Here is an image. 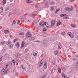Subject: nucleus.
I'll return each mask as SVG.
<instances>
[{
    "instance_id": "obj_50",
    "label": "nucleus",
    "mask_w": 78,
    "mask_h": 78,
    "mask_svg": "<svg viewBox=\"0 0 78 78\" xmlns=\"http://www.w3.org/2000/svg\"><path fill=\"white\" fill-rule=\"evenodd\" d=\"M73 60H76V58H74L73 59Z\"/></svg>"
},
{
    "instance_id": "obj_25",
    "label": "nucleus",
    "mask_w": 78,
    "mask_h": 78,
    "mask_svg": "<svg viewBox=\"0 0 78 78\" xmlns=\"http://www.w3.org/2000/svg\"><path fill=\"white\" fill-rule=\"evenodd\" d=\"M66 16V14H63L60 15V16H61V17H63V16Z\"/></svg>"
},
{
    "instance_id": "obj_48",
    "label": "nucleus",
    "mask_w": 78,
    "mask_h": 78,
    "mask_svg": "<svg viewBox=\"0 0 78 78\" xmlns=\"http://www.w3.org/2000/svg\"><path fill=\"white\" fill-rule=\"evenodd\" d=\"M0 9H1L2 10V11H3V8L2 7H1L0 8Z\"/></svg>"
},
{
    "instance_id": "obj_11",
    "label": "nucleus",
    "mask_w": 78,
    "mask_h": 78,
    "mask_svg": "<svg viewBox=\"0 0 78 78\" xmlns=\"http://www.w3.org/2000/svg\"><path fill=\"white\" fill-rule=\"evenodd\" d=\"M16 47L17 48H19V47H20V44H19V42H16Z\"/></svg>"
},
{
    "instance_id": "obj_29",
    "label": "nucleus",
    "mask_w": 78,
    "mask_h": 78,
    "mask_svg": "<svg viewBox=\"0 0 78 78\" xmlns=\"http://www.w3.org/2000/svg\"><path fill=\"white\" fill-rule=\"evenodd\" d=\"M71 26L73 28H75V24H72L71 25Z\"/></svg>"
},
{
    "instance_id": "obj_3",
    "label": "nucleus",
    "mask_w": 78,
    "mask_h": 78,
    "mask_svg": "<svg viewBox=\"0 0 78 78\" xmlns=\"http://www.w3.org/2000/svg\"><path fill=\"white\" fill-rule=\"evenodd\" d=\"M1 73L2 75H5V74H6L7 73V70L6 68L2 69L1 71Z\"/></svg>"
},
{
    "instance_id": "obj_59",
    "label": "nucleus",
    "mask_w": 78,
    "mask_h": 78,
    "mask_svg": "<svg viewBox=\"0 0 78 78\" xmlns=\"http://www.w3.org/2000/svg\"><path fill=\"white\" fill-rule=\"evenodd\" d=\"M7 66H8V65H6V66L5 68L6 69V67H7Z\"/></svg>"
},
{
    "instance_id": "obj_7",
    "label": "nucleus",
    "mask_w": 78,
    "mask_h": 78,
    "mask_svg": "<svg viewBox=\"0 0 78 78\" xmlns=\"http://www.w3.org/2000/svg\"><path fill=\"white\" fill-rule=\"evenodd\" d=\"M26 44V42L25 41L23 42L21 44V46L20 47L21 48H22L25 45V44Z\"/></svg>"
},
{
    "instance_id": "obj_32",
    "label": "nucleus",
    "mask_w": 78,
    "mask_h": 78,
    "mask_svg": "<svg viewBox=\"0 0 78 78\" xmlns=\"http://www.w3.org/2000/svg\"><path fill=\"white\" fill-rule=\"evenodd\" d=\"M12 62L14 64V65H15V63H16V60H12Z\"/></svg>"
},
{
    "instance_id": "obj_26",
    "label": "nucleus",
    "mask_w": 78,
    "mask_h": 78,
    "mask_svg": "<svg viewBox=\"0 0 78 78\" xmlns=\"http://www.w3.org/2000/svg\"><path fill=\"white\" fill-rule=\"evenodd\" d=\"M55 70H54V69H51V73H54V72H55Z\"/></svg>"
},
{
    "instance_id": "obj_34",
    "label": "nucleus",
    "mask_w": 78,
    "mask_h": 78,
    "mask_svg": "<svg viewBox=\"0 0 78 78\" xmlns=\"http://www.w3.org/2000/svg\"><path fill=\"white\" fill-rule=\"evenodd\" d=\"M2 58H3V56H1V57L0 58V62H1L2 61Z\"/></svg>"
},
{
    "instance_id": "obj_38",
    "label": "nucleus",
    "mask_w": 78,
    "mask_h": 78,
    "mask_svg": "<svg viewBox=\"0 0 78 78\" xmlns=\"http://www.w3.org/2000/svg\"><path fill=\"white\" fill-rule=\"evenodd\" d=\"M26 2L27 3H31V2H30L29 0H27L26 1Z\"/></svg>"
},
{
    "instance_id": "obj_21",
    "label": "nucleus",
    "mask_w": 78,
    "mask_h": 78,
    "mask_svg": "<svg viewBox=\"0 0 78 78\" xmlns=\"http://www.w3.org/2000/svg\"><path fill=\"white\" fill-rule=\"evenodd\" d=\"M21 68H22V69H23V70H26V69H27L26 68H24L23 67V65H21Z\"/></svg>"
},
{
    "instance_id": "obj_39",
    "label": "nucleus",
    "mask_w": 78,
    "mask_h": 78,
    "mask_svg": "<svg viewBox=\"0 0 78 78\" xmlns=\"http://www.w3.org/2000/svg\"><path fill=\"white\" fill-rule=\"evenodd\" d=\"M61 34H62V35H65V32H62L61 33Z\"/></svg>"
},
{
    "instance_id": "obj_18",
    "label": "nucleus",
    "mask_w": 78,
    "mask_h": 78,
    "mask_svg": "<svg viewBox=\"0 0 78 78\" xmlns=\"http://www.w3.org/2000/svg\"><path fill=\"white\" fill-rule=\"evenodd\" d=\"M58 72L59 73H61V69L60 68H58Z\"/></svg>"
},
{
    "instance_id": "obj_40",
    "label": "nucleus",
    "mask_w": 78,
    "mask_h": 78,
    "mask_svg": "<svg viewBox=\"0 0 78 78\" xmlns=\"http://www.w3.org/2000/svg\"><path fill=\"white\" fill-rule=\"evenodd\" d=\"M5 44V42H2L1 43V45H4Z\"/></svg>"
},
{
    "instance_id": "obj_15",
    "label": "nucleus",
    "mask_w": 78,
    "mask_h": 78,
    "mask_svg": "<svg viewBox=\"0 0 78 78\" xmlns=\"http://www.w3.org/2000/svg\"><path fill=\"white\" fill-rule=\"evenodd\" d=\"M62 78H68V77H66V76L64 74H62Z\"/></svg>"
},
{
    "instance_id": "obj_46",
    "label": "nucleus",
    "mask_w": 78,
    "mask_h": 78,
    "mask_svg": "<svg viewBox=\"0 0 78 78\" xmlns=\"http://www.w3.org/2000/svg\"><path fill=\"white\" fill-rule=\"evenodd\" d=\"M54 66L55 67H57V65H56V64H55L54 65Z\"/></svg>"
},
{
    "instance_id": "obj_45",
    "label": "nucleus",
    "mask_w": 78,
    "mask_h": 78,
    "mask_svg": "<svg viewBox=\"0 0 78 78\" xmlns=\"http://www.w3.org/2000/svg\"><path fill=\"white\" fill-rule=\"evenodd\" d=\"M31 17H34V14L31 15Z\"/></svg>"
},
{
    "instance_id": "obj_52",
    "label": "nucleus",
    "mask_w": 78,
    "mask_h": 78,
    "mask_svg": "<svg viewBox=\"0 0 78 78\" xmlns=\"http://www.w3.org/2000/svg\"><path fill=\"white\" fill-rule=\"evenodd\" d=\"M14 3L13 2H12L11 3L12 5H14Z\"/></svg>"
},
{
    "instance_id": "obj_14",
    "label": "nucleus",
    "mask_w": 78,
    "mask_h": 78,
    "mask_svg": "<svg viewBox=\"0 0 78 78\" xmlns=\"http://www.w3.org/2000/svg\"><path fill=\"white\" fill-rule=\"evenodd\" d=\"M62 47V45H61V43H60L58 45V49H61Z\"/></svg>"
},
{
    "instance_id": "obj_24",
    "label": "nucleus",
    "mask_w": 78,
    "mask_h": 78,
    "mask_svg": "<svg viewBox=\"0 0 78 78\" xmlns=\"http://www.w3.org/2000/svg\"><path fill=\"white\" fill-rule=\"evenodd\" d=\"M59 10H60V9H56V11L55 12V13H57V12H58V11H59Z\"/></svg>"
},
{
    "instance_id": "obj_9",
    "label": "nucleus",
    "mask_w": 78,
    "mask_h": 78,
    "mask_svg": "<svg viewBox=\"0 0 78 78\" xmlns=\"http://www.w3.org/2000/svg\"><path fill=\"white\" fill-rule=\"evenodd\" d=\"M55 2L54 1H50L49 2V4H50V5H55Z\"/></svg>"
},
{
    "instance_id": "obj_13",
    "label": "nucleus",
    "mask_w": 78,
    "mask_h": 78,
    "mask_svg": "<svg viewBox=\"0 0 78 78\" xmlns=\"http://www.w3.org/2000/svg\"><path fill=\"white\" fill-rule=\"evenodd\" d=\"M9 32V30H5L4 31V33H5V34H6V33H8Z\"/></svg>"
},
{
    "instance_id": "obj_62",
    "label": "nucleus",
    "mask_w": 78,
    "mask_h": 78,
    "mask_svg": "<svg viewBox=\"0 0 78 78\" xmlns=\"http://www.w3.org/2000/svg\"><path fill=\"white\" fill-rule=\"evenodd\" d=\"M46 28H48V26H46Z\"/></svg>"
},
{
    "instance_id": "obj_8",
    "label": "nucleus",
    "mask_w": 78,
    "mask_h": 78,
    "mask_svg": "<svg viewBox=\"0 0 78 78\" xmlns=\"http://www.w3.org/2000/svg\"><path fill=\"white\" fill-rule=\"evenodd\" d=\"M55 23H56V22L55 20H52L51 21V26L53 27L55 25Z\"/></svg>"
},
{
    "instance_id": "obj_5",
    "label": "nucleus",
    "mask_w": 78,
    "mask_h": 78,
    "mask_svg": "<svg viewBox=\"0 0 78 78\" xmlns=\"http://www.w3.org/2000/svg\"><path fill=\"white\" fill-rule=\"evenodd\" d=\"M26 36L27 37H31V36H32V35L29 32H27V33Z\"/></svg>"
},
{
    "instance_id": "obj_57",
    "label": "nucleus",
    "mask_w": 78,
    "mask_h": 78,
    "mask_svg": "<svg viewBox=\"0 0 78 78\" xmlns=\"http://www.w3.org/2000/svg\"><path fill=\"white\" fill-rule=\"evenodd\" d=\"M64 56L65 57V58H66V54H64Z\"/></svg>"
},
{
    "instance_id": "obj_53",
    "label": "nucleus",
    "mask_w": 78,
    "mask_h": 78,
    "mask_svg": "<svg viewBox=\"0 0 78 78\" xmlns=\"http://www.w3.org/2000/svg\"><path fill=\"white\" fill-rule=\"evenodd\" d=\"M19 23H20V21L18 22L17 23V24H19Z\"/></svg>"
},
{
    "instance_id": "obj_12",
    "label": "nucleus",
    "mask_w": 78,
    "mask_h": 78,
    "mask_svg": "<svg viewBox=\"0 0 78 78\" xmlns=\"http://www.w3.org/2000/svg\"><path fill=\"white\" fill-rule=\"evenodd\" d=\"M35 39V37H32L30 38L29 40L30 41H34Z\"/></svg>"
},
{
    "instance_id": "obj_64",
    "label": "nucleus",
    "mask_w": 78,
    "mask_h": 78,
    "mask_svg": "<svg viewBox=\"0 0 78 78\" xmlns=\"http://www.w3.org/2000/svg\"><path fill=\"white\" fill-rule=\"evenodd\" d=\"M43 1H46V0H43Z\"/></svg>"
},
{
    "instance_id": "obj_30",
    "label": "nucleus",
    "mask_w": 78,
    "mask_h": 78,
    "mask_svg": "<svg viewBox=\"0 0 78 78\" xmlns=\"http://www.w3.org/2000/svg\"><path fill=\"white\" fill-rule=\"evenodd\" d=\"M54 53L55 54V55H58V51H55L54 52Z\"/></svg>"
},
{
    "instance_id": "obj_1",
    "label": "nucleus",
    "mask_w": 78,
    "mask_h": 78,
    "mask_svg": "<svg viewBox=\"0 0 78 78\" xmlns=\"http://www.w3.org/2000/svg\"><path fill=\"white\" fill-rule=\"evenodd\" d=\"M73 9V7L71 6V8L70 7H66L65 8V10L67 11L68 12H70L71 11H72Z\"/></svg>"
},
{
    "instance_id": "obj_56",
    "label": "nucleus",
    "mask_w": 78,
    "mask_h": 78,
    "mask_svg": "<svg viewBox=\"0 0 78 78\" xmlns=\"http://www.w3.org/2000/svg\"><path fill=\"white\" fill-rule=\"evenodd\" d=\"M13 0H9V1L10 2H12Z\"/></svg>"
},
{
    "instance_id": "obj_33",
    "label": "nucleus",
    "mask_w": 78,
    "mask_h": 78,
    "mask_svg": "<svg viewBox=\"0 0 78 78\" xmlns=\"http://www.w3.org/2000/svg\"><path fill=\"white\" fill-rule=\"evenodd\" d=\"M61 24V22H58L57 23V26H59Z\"/></svg>"
},
{
    "instance_id": "obj_54",
    "label": "nucleus",
    "mask_w": 78,
    "mask_h": 78,
    "mask_svg": "<svg viewBox=\"0 0 78 78\" xmlns=\"http://www.w3.org/2000/svg\"><path fill=\"white\" fill-rule=\"evenodd\" d=\"M71 2H74L75 1V0H70Z\"/></svg>"
},
{
    "instance_id": "obj_22",
    "label": "nucleus",
    "mask_w": 78,
    "mask_h": 78,
    "mask_svg": "<svg viewBox=\"0 0 78 78\" xmlns=\"http://www.w3.org/2000/svg\"><path fill=\"white\" fill-rule=\"evenodd\" d=\"M69 36H70V37H71L72 38H73V37H74V35H73L72 34H71V35Z\"/></svg>"
},
{
    "instance_id": "obj_6",
    "label": "nucleus",
    "mask_w": 78,
    "mask_h": 78,
    "mask_svg": "<svg viewBox=\"0 0 78 78\" xmlns=\"http://www.w3.org/2000/svg\"><path fill=\"white\" fill-rule=\"evenodd\" d=\"M47 67V62L45 61L44 64L43 68L44 69H46Z\"/></svg>"
},
{
    "instance_id": "obj_58",
    "label": "nucleus",
    "mask_w": 78,
    "mask_h": 78,
    "mask_svg": "<svg viewBox=\"0 0 78 78\" xmlns=\"http://www.w3.org/2000/svg\"><path fill=\"white\" fill-rule=\"evenodd\" d=\"M36 16H37V14H34V17Z\"/></svg>"
},
{
    "instance_id": "obj_49",
    "label": "nucleus",
    "mask_w": 78,
    "mask_h": 78,
    "mask_svg": "<svg viewBox=\"0 0 78 78\" xmlns=\"http://www.w3.org/2000/svg\"><path fill=\"white\" fill-rule=\"evenodd\" d=\"M21 22H23V19H22V20H21Z\"/></svg>"
},
{
    "instance_id": "obj_17",
    "label": "nucleus",
    "mask_w": 78,
    "mask_h": 78,
    "mask_svg": "<svg viewBox=\"0 0 78 78\" xmlns=\"http://www.w3.org/2000/svg\"><path fill=\"white\" fill-rule=\"evenodd\" d=\"M39 6V3H37L35 5V6L36 8H38V6Z\"/></svg>"
},
{
    "instance_id": "obj_61",
    "label": "nucleus",
    "mask_w": 78,
    "mask_h": 78,
    "mask_svg": "<svg viewBox=\"0 0 78 78\" xmlns=\"http://www.w3.org/2000/svg\"><path fill=\"white\" fill-rule=\"evenodd\" d=\"M39 42V41H36V42Z\"/></svg>"
},
{
    "instance_id": "obj_20",
    "label": "nucleus",
    "mask_w": 78,
    "mask_h": 78,
    "mask_svg": "<svg viewBox=\"0 0 78 78\" xmlns=\"http://www.w3.org/2000/svg\"><path fill=\"white\" fill-rule=\"evenodd\" d=\"M37 54L36 53L34 52L33 53V56H37Z\"/></svg>"
},
{
    "instance_id": "obj_10",
    "label": "nucleus",
    "mask_w": 78,
    "mask_h": 78,
    "mask_svg": "<svg viewBox=\"0 0 78 78\" xmlns=\"http://www.w3.org/2000/svg\"><path fill=\"white\" fill-rule=\"evenodd\" d=\"M8 10H9V7L8 6H6L5 9V11H8Z\"/></svg>"
},
{
    "instance_id": "obj_4",
    "label": "nucleus",
    "mask_w": 78,
    "mask_h": 78,
    "mask_svg": "<svg viewBox=\"0 0 78 78\" xmlns=\"http://www.w3.org/2000/svg\"><path fill=\"white\" fill-rule=\"evenodd\" d=\"M6 44L8 45V46L9 48H12L13 47V45L11 44V42L10 41H8L6 43Z\"/></svg>"
},
{
    "instance_id": "obj_28",
    "label": "nucleus",
    "mask_w": 78,
    "mask_h": 78,
    "mask_svg": "<svg viewBox=\"0 0 78 78\" xmlns=\"http://www.w3.org/2000/svg\"><path fill=\"white\" fill-rule=\"evenodd\" d=\"M46 76V75H44L42 76V77H40L39 78H45Z\"/></svg>"
},
{
    "instance_id": "obj_51",
    "label": "nucleus",
    "mask_w": 78,
    "mask_h": 78,
    "mask_svg": "<svg viewBox=\"0 0 78 78\" xmlns=\"http://www.w3.org/2000/svg\"><path fill=\"white\" fill-rule=\"evenodd\" d=\"M16 41H17V40L16 39H14V40H13V41L14 42H16Z\"/></svg>"
},
{
    "instance_id": "obj_60",
    "label": "nucleus",
    "mask_w": 78,
    "mask_h": 78,
    "mask_svg": "<svg viewBox=\"0 0 78 78\" xmlns=\"http://www.w3.org/2000/svg\"><path fill=\"white\" fill-rule=\"evenodd\" d=\"M42 56H43V55H41V57H42Z\"/></svg>"
},
{
    "instance_id": "obj_31",
    "label": "nucleus",
    "mask_w": 78,
    "mask_h": 78,
    "mask_svg": "<svg viewBox=\"0 0 78 78\" xmlns=\"http://www.w3.org/2000/svg\"><path fill=\"white\" fill-rule=\"evenodd\" d=\"M2 2L3 4H6V0H4Z\"/></svg>"
},
{
    "instance_id": "obj_2",
    "label": "nucleus",
    "mask_w": 78,
    "mask_h": 78,
    "mask_svg": "<svg viewBox=\"0 0 78 78\" xmlns=\"http://www.w3.org/2000/svg\"><path fill=\"white\" fill-rule=\"evenodd\" d=\"M39 24L40 25H41V26H43V27H44V25H45V26H47V25L48 24L47 23H46L44 21H42L41 22H40L39 23Z\"/></svg>"
},
{
    "instance_id": "obj_16",
    "label": "nucleus",
    "mask_w": 78,
    "mask_h": 78,
    "mask_svg": "<svg viewBox=\"0 0 78 78\" xmlns=\"http://www.w3.org/2000/svg\"><path fill=\"white\" fill-rule=\"evenodd\" d=\"M19 56H20V54H19V53H17V54H16L15 56H16V58H19Z\"/></svg>"
},
{
    "instance_id": "obj_36",
    "label": "nucleus",
    "mask_w": 78,
    "mask_h": 78,
    "mask_svg": "<svg viewBox=\"0 0 78 78\" xmlns=\"http://www.w3.org/2000/svg\"><path fill=\"white\" fill-rule=\"evenodd\" d=\"M16 23V20H13L12 22L13 24H15V23Z\"/></svg>"
},
{
    "instance_id": "obj_44",
    "label": "nucleus",
    "mask_w": 78,
    "mask_h": 78,
    "mask_svg": "<svg viewBox=\"0 0 78 78\" xmlns=\"http://www.w3.org/2000/svg\"><path fill=\"white\" fill-rule=\"evenodd\" d=\"M63 19H67V17H63Z\"/></svg>"
},
{
    "instance_id": "obj_41",
    "label": "nucleus",
    "mask_w": 78,
    "mask_h": 78,
    "mask_svg": "<svg viewBox=\"0 0 78 78\" xmlns=\"http://www.w3.org/2000/svg\"><path fill=\"white\" fill-rule=\"evenodd\" d=\"M67 34H68V35H69V36H70L71 35V34H71V32H69Z\"/></svg>"
},
{
    "instance_id": "obj_37",
    "label": "nucleus",
    "mask_w": 78,
    "mask_h": 78,
    "mask_svg": "<svg viewBox=\"0 0 78 78\" xmlns=\"http://www.w3.org/2000/svg\"><path fill=\"white\" fill-rule=\"evenodd\" d=\"M48 3L47 2H46L45 3V6L47 7V5H48Z\"/></svg>"
},
{
    "instance_id": "obj_63",
    "label": "nucleus",
    "mask_w": 78,
    "mask_h": 78,
    "mask_svg": "<svg viewBox=\"0 0 78 78\" xmlns=\"http://www.w3.org/2000/svg\"><path fill=\"white\" fill-rule=\"evenodd\" d=\"M63 27H65V26H64V25H63Z\"/></svg>"
},
{
    "instance_id": "obj_35",
    "label": "nucleus",
    "mask_w": 78,
    "mask_h": 78,
    "mask_svg": "<svg viewBox=\"0 0 78 78\" xmlns=\"http://www.w3.org/2000/svg\"><path fill=\"white\" fill-rule=\"evenodd\" d=\"M23 52H24V53H26L27 51H28V49H25V51H24V50H23Z\"/></svg>"
},
{
    "instance_id": "obj_47",
    "label": "nucleus",
    "mask_w": 78,
    "mask_h": 78,
    "mask_svg": "<svg viewBox=\"0 0 78 78\" xmlns=\"http://www.w3.org/2000/svg\"><path fill=\"white\" fill-rule=\"evenodd\" d=\"M52 63H53V64L54 65L55 64H56V62H55V61L53 62H52Z\"/></svg>"
},
{
    "instance_id": "obj_23",
    "label": "nucleus",
    "mask_w": 78,
    "mask_h": 78,
    "mask_svg": "<svg viewBox=\"0 0 78 78\" xmlns=\"http://www.w3.org/2000/svg\"><path fill=\"white\" fill-rule=\"evenodd\" d=\"M42 66V61H41L40 64V65L39 66V67H40V66Z\"/></svg>"
},
{
    "instance_id": "obj_43",
    "label": "nucleus",
    "mask_w": 78,
    "mask_h": 78,
    "mask_svg": "<svg viewBox=\"0 0 78 78\" xmlns=\"http://www.w3.org/2000/svg\"><path fill=\"white\" fill-rule=\"evenodd\" d=\"M76 64L77 66H78V59L77 60V61L76 62Z\"/></svg>"
},
{
    "instance_id": "obj_27",
    "label": "nucleus",
    "mask_w": 78,
    "mask_h": 78,
    "mask_svg": "<svg viewBox=\"0 0 78 78\" xmlns=\"http://www.w3.org/2000/svg\"><path fill=\"white\" fill-rule=\"evenodd\" d=\"M19 34L20 35H22V36H23L24 35V33L22 32L21 33H19Z\"/></svg>"
},
{
    "instance_id": "obj_42",
    "label": "nucleus",
    "mask_w": 78,
    "mask_h": 78,
    "mask_svg": "<svg viewBox=\"0 0 78 78\" xmlns=\"http://www.w3.org/2000/svg\"><path fill=\"white\" fill-rule=\"evenodd\" d=\"M43 31H46V30H47V29H46V28H44L43 29Z\"/></svg>"
},
{
    "instance_id": "obj_55",
    "label": "nucleus",
    "mask_w": 78,
    "mask_h": 78,
    "mask_svg": "<svg viewBox=\"0 0 78 78\" xmlns=\"http://www.w3.org/2000/svg\"><path fill=\"white\" fill-rule=\"evenodd\" d=\"M9 14L10 15L11 14H12V13L11 12H10L9 13Z\"/></svg>"
},
{
    "instance_id": "obj_19",
    "label": "nucleus",
    "mask_w": 78,
    "mask_h": 78,
    "mask_svg": "<svg viewBox=\"0 0 78 78\" xmlns=\"http://www.w3.org/2000/svg\"><path fill=\"white\" fill-rule=\"evenodd\" d=\"M51 11H53V10H54V7L53 6H51Z\"/></svg>"
}]
</instances>
